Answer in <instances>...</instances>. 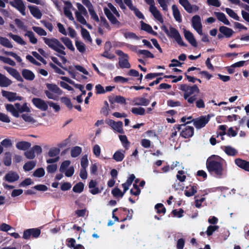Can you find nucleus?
<instances>
[{
    "label": "nucleus",
    "instance_id": "nucleus-31",
    "mask_svg": "<svg viewBox=\"0 0 249 249\" xmlns=\"http://www.w3.org/2000/svg\"><path fill=\"white\" fill-rule=\"evenodd\" d=\"M5 107L6 110L10 112L14 116L17 118L19 117V114L17 108L15 107V105L14 106L12 104H7L5 106Z\"/></svg>",
    "mask_w": 249,
    "mask_h": 249
},
{
    "label": "nucleus",
    "instance_id": "nucleus-41",
    "mask_svg": "<svg viewBox=\"0 0 249 249\" xmlns=\"http://www.w3.org/2000/svg\"><path fill=\"white\" fill-rule=\"evenodd\" d=\"M76 6L78 10L76 11L75 12H78L80 13V14L83 15V16L85 17L88 16V12L82 4L79 3H77Z\"/></svg>",
    "mask_w": 249,
    "mask_h": 249
},
{
    "label": "nucleus",
    "instance_id": "nucleus-2",
    "mask_svg": "<svg viewBox=\"0 0 249 249\" xmlns=\"http://www.w3.org/2000/svg\"><path fill=\"white\" fill-rule=\"evenodd\" d=\"M42 39L44 43L48 46L49 47L58 53L57 55L60 57L62 62L65 64L67 61L66 58L63 56V55L66 54V52L64 51L65 47L59 40L53 37L47 38L44 37Z\"/></svg>",
    "mask_w": 249,
    "mask_h": 249
},
{
    "label": "nucleus",
    "instance_id": "nucleus-9",
    "mask_svg": "<svg viewBox=\"0 0 249 249\" xmlns=\"http://www.w3.org/2000/svg\"><path fill=\"white\" fill-rule=\"evenodd\" d=\"M32 102L36 108L42 111H46L48 109V102H47L41 98H33Z\"/></svg>",
    "mask_w": 249,
    "mask_h": 249
},
{
    "label": "nucleus",
    "instance_id": "nucleus-19",
    "mask_svg": "<svg viewBox=\"0 0 249 249\" xmlns=\"http://www.w3.org/2000/svg\"><path fill=\"white\" fill-rule=\"evenodd\" d=\"M2 95L3 97L6 98L10 101H14L16 100H21V97H17L16 93L7 91L2 90Z\"/></svg>",
    "mask_w": 249,
    "mask_h": 249
},
{
    "label": "nucleus",
    "instance_id": "nucleus-47",
    "mask_svg": "<svg viewBox=\"0 0 249 249\" xmlns=\"http://www.w3.org/2000/svg\"><path fill=\"white\" fill-rule=\"evenodd\" d=\"M225 11L226 13L229 15L230 17L233 18V19L236 20H239V17L238 16V15L234 12V11L229 8H226L225 9Z\"/></svg>",
    "mask_w": 249,
    "mask_h": 249
},
{
    "label": "nucleus",
    "instance_id": "nucleus-38",
    "mask_svg": "<svg viewBox=\"0 0 249 249\" xmlns=\"http://www.w3.org/2000/svg\"><path fill=\"white\" fill-rule=\"evenodd\" d=\"M3 163L5 165L9 166L12 163V154L10 152H7L4 153L3 158Z\"/></svg>",
    "mask_w": 249,
    "mask_h": 249
},
{
    "label": "nucleus",
    "instance_id": "nucleus-1",
    "mask_svg": "<svg viewBox=\"0 0 249 249\" xmlns=\"http://www.w3.org/2000/svg\"><path fill=\"white\" fill-rule=\"evenodd\" d=\"M223 160L220 157L213 155L210 157L206 161V167L208 171L213 173L219 177L225 175L226 170L223 166Z\"/></svg>",
    "mask_w": 249,
    "mask_h": 249
},
{
    "label": "nucleus",
    "instance_id": "nucleus-30",
    "mask_svg": "<svg viewBox=\"0 0 249 249\" xmlns=\"http://www.w3.org/2000/svg\"><path fill=\"white\" fill-rule=\"evenodd\" d=\"M60 40L63 43V44L67 47L68 49L71 51H74L75 48L72 45V41L70 38L67 37H62Z\"/></svg>",
    "mask_w": 249,
    "mask_h": 249
},
{
    "label": "nucleus",
    "instance_id": "nucleus-12",
    "mask_svg": "<svg viewBox=\"0 0 249 249\" xmlns=\"http://www.w3.org/2000/svg\"><path fill=\"white\" fill-rule=\"evenodd\" d=\"M106 123L108 124L114 130L118 133L123 134L124 133L123 129V123L121 121L115 122L112 120H108L106 121Z\"/></svg>",
    "mask_w": 249,
    "mask_h": 249
},
{
    "label": "nucleus",
    "instance_id": "nucleus-7",
    "mask_svg": "<svg viewBox=\"0 0 249 249\" xmlns=\"http://www.w3.org/2000/svg\"><path fill=\"white\" fill-rule=\"evenodd\" d=\"M176 127L178 130L182 129L181 135L185 138L191 137L194 134V128L192 126H186L185 124H181L177 125Z\"/></svg>",
    "mask_w": 249,
    "mask_h": 249
},
{
    "label": "nucleus",
    "instance_id": "nucleus-25",
    "mask_svg": "<svg viewBox=\"0 0 249 249\" xmlns=\"http://www.w3.org/2000/svg\"><path fill=\"white\" fill-rule=\"evenodd\" d=\"M12 81L4 75L0 73V87H7L11 85Z\"/></svg>",
    "mask_w": 249,
    "mask_h": 249
},
{
    "label": "nucleus",
    "instance_id": "nucleus-18",
    "mask_svg": "<svg viewBox=\"0 0 249 249\" xmlns=\"http://www.w3.org/2000/svg\"><path fill=\"white\" fill-rule=\"evenodd\" d=\"M149 11L157 20L161 23L163 22L162 16L155 5L150 6Z\"/></svg>",
    "mask_w": 249,
    "mask_h": 249
},
{
    "label": "nucleus",
    "instance_id": "nucleus-29",
    "mask_svg": "<svg viewBox=\"0 0 249 249\" xmlns=\"http://www.w3.org/2000/svg\"><path fill=\"white\" fill-rule=\"evenodd\" d=\"M235 162L239 167L249 172V162L237 159L235 160Z\"/></svg>",
    "mask_w": 249,
    "mask_h": 249
},
{
    "label": "nucleus",
    "instance_id": "nucleus-34",
    "mask_svg": "<svg viewBox=\"0 0 249 249\" xmlns=\"http://www.w3.org/2000/svg\"><path fill=\"white\" fill-rule=\"evenodd\" d=\"M15 107L18 109V113H22V112H30V109L28 107L27 104L26 103L23 104L22 106H21L20 104L19 103H16L15 104Z\"/></svg>",
    "mask_w": 249,
    "mask_h": 249
},
{
    "label": "nucleus",
    "instance_id": "nucleus-54",
    "mask_svg": "<svg viewBox=\"0 0 249 249\" xmlns=\"http://www.w3.org/2000/svg\"><path fill=\"white\" fill-rule=\"evenodd\" d=\"M71 161L69 160H66L64 161L61 164L59 171L60 172L63 173L64 172V171L67 169V168L69 166V165L71 164Z\"/></svg>",
    "mask_w": 249,
    "mask_h": 249
},
{
    "label": "nucleus",
    "instance_id": "nucleus-8",
    "mask_svg": "<svg viewBox=\"0 0 249 249\" xmlns=\"http://www.w3.org/2000/svg\"><path fill=\"white\" fill-rule=\"evenodd\" d=\"M40 233V230L37 228L27 229L23 232V238L29 239L31 237L36 238L39 236Z\"/></svg>",
    "mask_w": 249,
    "mask_h": 249
},
{
    "label": "nucleus",
    "instance_id": "nucleus-6",
    "mask_svg": "<svg viewBox=\"0 0 249 249\" xmlns=\"http://www.w3.org/2000/svg\"><path fill=\"white\" fill-rule=\"evenodd\" d=\"M210 116H202L200 117L193 119L192 122L194 126L197 129H200L204 127L210 121Z\"/></svg>",
    "mask_w": 249,
    "mask_h": 249
},
{
    "label": "nucleus",
    "instance_id": "nucleus-43",
    "mask_svg": "<svg viewBox=\"0 0 249 249\" xmlns=\"http://www.w3.org/2000/svg\"><path fill=\"white\" fill-rule=\"evenodd\" d=\"M25 36H27L29 37L30 41L35 44H36L37 42V39L35 36L33 32L30 31H26V33L25 34Z\"/></svg>",
    "mask_w": 249,
    "mask_h": 249
},
{
    "label": "nucleus",
    "instance_id": "nucleus-13",
    "mask_svg": "<svg viewBox=\"0 0 249 249\" xmlns=\"http://www.w3.org/2000/svg\"><path fill=\"white\" fill-rule=\"evenodd\" d=\"M65 6L64 7V13L65 15L71 20L74 21L72 14L71 9L74 10L71 3L70 1H64Z\"/></svg>",
    "mask_w": 249,
    "mask_h": 249
},
{
    "label": "nucleus",
    "instance_id": "nucleus-20",
    "mask_svg": "<svg viewBox=\"0 0 249 249\" xmlns=\"http://www.w3.org/2000/svg\"><path fill=\"white\" fill-rule=\"evenodd\" d=\"M133 105L135 106H147L150 101L144 97H137L133 99Z\"/></svg>",
    "mask_w": 249,
    "mask_h": 249
},
{
    "label": "nucleus",
    "instance_id": "nucleus-16",
    "mask_svg": "<svg viewBox=\"0 0 249 249\" xmlns=\"http://www.w3.org/2000/svg\"><path fill=\"white\" fill-rule=\"evenodd\" d=\"M104 11L107 17L112 24L117 25L118 26L120 25V22L113 16L109 9L105 7L104 8Z\"/></svg>",
    "mask_w": 249,
    "mask_h": 249
},
{
    "label": "nucleus",
    "instance_id": "nucleus-57",
    "mask_svg": "<svg viewBox=\"0 0 249 249\" xmlns=\"http://www.w3.org/2000/svg\"><path fill=\"white\" fill-rule=\"evenodd\" d=\"M84 184L82 182H79L77 183L73 187V191L75 193H81L84 189Z\"/></svg>",
    "mask_w": 249,
    "mask_h": 249
},
{
    "label": "nucleus",
    "instance_id": "nucleus-61",
    "mask_svg": "<svg viewBox=\"0 0 249 249\" xmlns=\"http://www.w3.org/2000/svg\"><path fill=\"white\" fill-rule=\"evenodd\" d=\"M196 193V186H191L189 190L185 191V195L187 196H191L194 195Z\"/></svg>",
    "mask_w": 249,
    "mask_h": 249
},
{
    "label": "nucleus",
    "instance_id": "nucleus-36",
    "mask_svg": "<svg viewBox=\"0 0 249 249\" xmlns=\"http://www.w3.org/2000/svg\"><path fill=\"white\" fill-rule=\"evenodd\" d=\"M222 149L227 155L231 156H234L237 154V150L231 146H224Z\"/></svg>",
    "mask_w": 249,
    "mask_h": 249
},
{
    "label": "nucleus",
    "instance_id": "nucleus-46",
    "mask_svg": "<svg viewBox=\"0 0 249 249\" xmlns=\"http://www.w3.org/2000/svg\"><path fill=\"white\" fill-rule=\"evenodd\" d=\"M36 162L34 161H30L26 162L23 166V169L25 171H30L36 166Z\"/></svg>",
    "mask_w": 249,
    "mask_h": 249
},
{
    "label": "nucleus",
    "instance_id": "nucleus-32",
    "mask_svg": "<svg viewBox=\"0 0 249 249\" xmlns=\"http://www.w3.org/2000/svg\"><path fill=\"white\" fill-rule=\"evenodd\" d=\"M31 146V144L27 142L21 141L16 143V146L17 149L20 150H26Z\"/></svg>",
    "mask_w": 249,
    "mask_h": 249
},
{
    "label": "nucleus",
    "instance_id": "nucleus-4",
    "mask_svg": "<svg viewBox=\"0 0 249 249\" xmlns=\"http://www.w3.org/2000/svg\"><path fill=\"white\" fill-rule=\"evenodd\" d=\"M161 29L170 37L174 38L178 44L181 46H184L179 32L175 28L170 26L169 28L164 25L161 26Z\"/></svg>",
    "mask_w": 249,
    "mask_h": 249
},
{
    "label": "nucleus",
    "instance_id": "nucleus-51",
    "mask_svg": "<svg viewBox=\"0 0 249 249\" xmlns=\"http://www.w3.org/2000/svg\"><path fill=\"white\" fill-rule=\"evenodd\" d=\"M3 53L4 54H6V55H10V56H12L13 57H14L18 62H21L22 61V59L21 58V57L18 55L16 53H13L12 52H7V51H4L3 50Z\"/></svg>",
    "mask_w": 249,
    "mask_h": 249
},
{
    "label": "nucleus",
    "instance_id": "nucleus-28",
    "mask_svg": "<svg viewBox=\"0 0 249 249\" xmlns=\"http://www.w3.org/2000/svg\"><path fill=\"white\" fill-rule=\"evenodd\" d=\"M219 30L221 34L227 38L231 37L234 33V31L231 29L226 26L220 27Z\"/></svg>",
    "mask_w": 249,
    "mask_h": 249
},
{
    "label": "nucleus",
    "instance_id": "nucleus-23",
    "mask_svg": "<svg viewBox=\"0 0 249 249\" xmlns=\"http://www.w3.org/2000/svg\"><path fill=\"white\" fill-rule=\"evenodd\" d=\"M21 74L23 78L28 81H32L35 78V74L31 71L28 69H23L21 71Z\"/></svg>",
    "mask_w": 249,
    "mask_h": 249
},
{
    "label": "nucleus",
    "instance_id": "nucleus-55",
    "mask_svg": "<svg viewBox=\"0 0 249 249\" xmlns=\"http://www.w3.org/2000/svg\"><path fill=\"white\" fill-rule=\"evenodd\" d=\"M109 101L111 104H113L114 102L121 104H124L125 103V98L121 96H116L114 100L109 99Z\"/></svg>",
    "mask_w": 249,
    "mask_h": 249
},
{
    "label": "nucleus",
    "instance_id": "nucleus-42",
    "mask_svg": "<svg viewBox=\"0 0 249 249\" xmlns=\"http://www.w3.org/2000/svg\"><path fill=\"white\" fill-rule=\"evenodd\" d=\"M124 36L126 39L139 40L140 38L135 33L130 32H124Z\"/></svg>",
    "mask_w": 249,
    "mask_h": 249
},
{
    "label": "nucleus",
    "instance_id": "nucleus-62",
    "mask_svg": "<svg viewBox=\"0 0 249 249\" xmlns=\"http://www.w3.org/2000/svg\"><path fill=\"white\" fill-rule=\"evenodd\" d=\"M141 24L142 30L150 33L153 32L152 27L149 25L144 23L143 21H141Z\"/></svg>",
    "mask_w": 249,
    "mask_h": 249
},
{
    "label": "nucleus",
    "instance_id": "nucleus-35",
    "mask_svg": "<svg viewBox=\"0 0 249 249\" xmlns=\"http://www.w3.org/2000/svg\"><path fill=\"white\" fill-rule=\"evenodd\" d=\"M119 65L121 68L129 69L131 67L130 64L128 62V57L121 58L119 59Z\"/></svg>",
    "mask_w": 249,
    "mask_h": 249
},
{
    "label": "nucleus",
    "instance_id": "nucleus-48",
    "mask_svg": "<svg viewBox=\"0 0 249 249\" xmlns=\"http://www.w3.org/2000/svg\"><path fill=\"white\" fill-rule=\"evenodd\" d=\"M170 0H157L159 4L164 11H168V4Z\"/></svg>",
    "mask_w": 249,
    "mask_h": 249
},
{
    "label": "nucleus",
    "instance_id": "nucleus-63",
    "mask_svg": "<svg viewBox=\"0 0 249 249\" xmlns=\"http://www.w3.org/2000/svg\"><path fill=\"white\" fill-rule=\"evenodd\" d=\"M21 117L25 122L29 123L34 124L36 122L32 117L28 114H23Z\"/></svg>",
    "mask_w": 249,
    "mask_h": 249
},
{
    "label": "nucleus",
    "instance_id": "nucleus-64",
    "mask_svg": "<svg viewBox=\"0 0 249 249\" xmlns=\"http://www.w3.org/2000/svg\"><path fill=\"white\" fill-rule=\"evenodd\" d=\"M218 226H209L206 231V233L208 236L211 235L214 231H216L218 229Z\"/></svg>",
    "mask_w": 249,
    "mask_h": 249
},
{
    "label": "nucleus",
    "instance_id": "nucleus-45",
    "mask_svg": "<svg viewBox=\"0 0 249 249\" xmlns=\"http://www.w3.org/2000/svg\"><path fill=\"white\" fill-rule=\"evenodd\" d=\"M60 153V150L57 148H51L48 153V155L50 157L55 158L58 156Z\"/></svg>",
    "mask_w": 249,
    "mask_h": 249
},
{
    "label": "nucleus",
    "instance_id": "nucleus-22",
    "mask_svg": "<svg viewBox=\"0 0 249 249\" xmlns=\"http://www.w3.org/2000/svg\"><path fill=\"white\" fill-rule=\"evenodd\" d=\"M184 36L189 42L193 46L196 47L197 43L193 34L189 31H184Z\"/></svg>",
    "mask_w": 249,
    "mask_h": 249
},
{
    "label": "nucleus",
    "instance_id": "nucleus-52",
    "mask_svg": "<svg viewBox=\"0 0 249 249\" xmlns=\"http://www.w3.org/2000/svg\"><path fill=\"white\" fill-rule=\"evenodd\" d=\"M32 28L34 31L39 36H46L47 35V32L41 27L34 26Z\"/></svg>",
    "mask_w": 249,
    "mask_h": 249
},
{
    "label": "nucleus",
    "instance_id": "nucleus-53",
    "mask_svg": "<svg viewBox=\"0 0 249 249\" xmlns=\"http://www.w3.org/2000/svg\"><path fill=\"white\" fill-rule=\"evenodd\" d=\"M75 17L77 20L83 25H87V21L84 18L83 15L80 14L78 12H75Z\"/></svg>",
    "mask_w": 249,
    "mask_h": 249
},
{
    "label": "nucleus",
    "instance_id": "nucleus-15",
    "mask_svg": "<svg viewBox=\"0 0 249 249\" xmlns=\"http://www.w3.org/2000/svg\"><path fill=\"white\" fill-rule=\"evenodd\" d=\"M104 11L107 17L112 24L117 25L118 26L120 25V22L113 16L109 9L105 7L104 8Z\"/></svg>",
    "mask_w": 249,
    "mask_h": 249
},
{
    "label": "nucleus",
    "instance_id": "nucleus-10",
    "mask_svg": "<svg viewBox=\"0 0 249 249\" xmlns=\"http://www.w3.org/2000/svg\"><path fill=\"white\" fill-rule=\"evenodd\" d=\"M10 5L17 9L23 16L26 15V7L22 0H13L10 2Z\"/></svg>",
    "mask_w": 249,
    "mask_h": 249
},
{
    "label": "nucleus",
    "instance_id": "nucleus-11",
    "mask_svg": "<svg viewBox=\"0 0 249 249\" xmlns=\"http://www.w3.org/2000/svg\"><path fill=\"white\" fill-rule=\"evenodd\" d=\"M192 26L194 29L200 35H202V24L200 17L198 15H195L192 18Z\"/></svg>",
    "mask_w": 249,
    "mask_h": 249
},
{
    "label": "nucleus",
    "instance_id": "nucleus-40",
    "mask_svg": "<svg viewBox=\"0 0 249 249\" xmlns=\"http://www.w3.org/2000/svg\"><path fill=\"white\" fill-rule=\"evenodd\" d=\"M82 152V148L79 146H75L71 148V156L75 158L78 156Z\"/></svg>",
    "mask_w": 249,
    "mask_h": 249
},
{
    "label": "nucleus",
    "instance_id": "nucleus-37",
    "mask_svg": "<svg viewBox=\"0 0 249 249\" xmlns=\"http://www.w3.org/2000/svg\"><path fill=\"white\" fill-rule=\"evenodd\" d=\"M8 36L12 38L15 42L20 44L24 45L26 44V42L23 40V39L19 36L14 35L12 33H9L8 34Z\"/></svg>",
    "mask_w": 249,
    "mask_h": 249
},
{
    "label": "nucleus",
    "instance_id": "nucleus-17",
    "mask_svg": "<svg viewBox=\"0 0 249 249\" xmlns=\"http://www.w3.org/2000/svg\"><path fill=\"white\" fill-rule=\"evenodd\" d=\"M19 178V175L16 172L12 171L7 173L4 177V179L9 182H15L18 180Z\"/></svg>",
    "mask_w": 249,
    "mask_h": 249
},
{
    "label": "nucleus",
    "instance_id": "nucleus-24",
    "mask_svg": "<svg viewBox=\"0 0 249 249\" xmlns=\"http://www.w3.org/2000/svg\"><path fill=\"white\" fill-rule=\"evenodd\" d=\"M28 8L30 10V11L31 14L37 19H40L42 17V13L39 10V9L35 6H28Z\"/></svg>",
    "mask_w": 249,
    "mask_h": 249
},
{
    "label": "nucleus",
    "instance_id": "nucleus-39",
    "mask_svg": "<svg viewBox=\"0 0 249 249\" xmlns=\"http://www.w3.org/2000/svg\"><path fill=\"white\" fill-rule=\"evenodd\" d=\"M0 44L8 48H12L13 47V45L8 38L2 36H0Z\"/></svg>",
    "mask_w": 249,
    "mask_h": 249
},
{
    "label": "nucleus",
    "instance_id": "nucleus-27",
    "mask_svg": "<svg viewBox=\"0 0 249 249\" xmlns=\"http://www.w3.org/2000/svg\"><path fill=\"white\" fill-rule=\"evenodd\" d=\"M125 151L119 150L116 151L113 155L112 158L117 162L122 161L124 158Z\"/></svg>",
    "mask_w": 249,
    "mask_h": 249
},
{
    "label": "nucleus",
    "instance_id": "nucleus-5",
    "mask_svg": "<svg viewBox=\"0 0 249 249\" xmlns=\"http://www.w3.org/2000/svg\"><path fill=\"white\" fill-rule=\"evenodd\" d=\"M179 4L188 13H196L199 9V7L196 4L192 5L188 0H178Z\"/></svg>",
    "mask_w": 249,
    "mask_h": 249
},
{
    "label": "nucleus",
    "instance_id": "nucleus-49",
    "mask_svg": "<svg viewBox=\"0 0 249 249\" xmlns=\"http://www.w3.org/2000/svg\"><path fill=\"white\" fill-rule=\"evenodd\" d=\"M0 60L2 61L3 63L8 64L11 66H15L16 63L11 58L8 57H5L2 56H0Z\"/></svg>",
    "mask_w": 249,
    "mask_h": 249
},
{
    "label": "nucleus",
    "instance_id": "nucleus-59",
    "mask_svg": "<svg viewBox=\"0 0 249 249\" xmlns=\"http://www.w3.org/2000/svg\"><path fill=\"white\" fill-rule=\"evenodd\" d=\"M44 93L48 99H52L53 100H57L58 96L59 95H57L56 93H54V92H50V91L46 90L44 91Z\"/></svg>",
    "mask_w": 249,
    "mask_h": 249
},
{
    "label": "nucleus",
    "instance_id": "nucleus-50",
    "mask_svg": "<svg viewBox=\"0 0 249 249\" xmlns=\"http://www.w3.org/2000/svg\"><path fill=\"white\" fill-rule=\"evenodd\" d=\"M81 34L83 37L85 39L89 41V42H91L92 39L89 35V32L84 28H82L81 29Z\"/></svg>",
    "mask_w": 249,
    "mask_h": 249
},
{
    "label": "nucleus",
    "instance_id": "nucleus-14",
    "mask_svg": "<svg viewBox=\"0 0 249 249\" xmlns=\"http://www.w3.org/2000/svg\"><path fill=\"white\" fill-rule=\"evenodd\" d=\"M3 69L18 81H23L22 77L20 76L19 72L17 70L8 66H4Z\"/></svg>",
    "mask_w": 249,
    "mask_h": 249
},
{
    "label": "nucleus",
    "instance_id": "nucleus-3",
    "mask_svg": "<svg viewBox=\"0 0 249 249\" xmlns=\"http://www.w3.org/2000/svg\"><path fill=\"white\" fill-rule=\"evenodd\" d=\"M179 89L184 92L183 97L187 102L190 104H194L196 100V97L193 94L195 93H198L199 92L198 87L196 85L190 86L186 84H182L180 86Z\"/></svg>",
    "mask_w": 249,
    "mask_h": 249
},
{
    "label": "nucleus",
    "instance_id": "nucleus-44",
    "mask_svg": "<svg viewBox=\"0 0 249 249\" xmlns=\"http://www.w3.org/2000/svg\"><path fill=\"white\" fill-rule=\"evenodd\" d=\"M131 112L136 115H143L145 114V109L143 107H133L131 109Z\"/></svg>",
    "mask_w": 249,
    "mask_h": 249
},
{
    "label": "nucleus",
    "instance_id": "nucleus-56",
    "mask_svg": "<svg viewBox=\"0 0 249 249\" xmlns=\"http://www.w3.org/2000/svg\"><path fill=\"white\" fill-rule=\"evenodd\" d=\"M45 170L43 168H39L35 171L33 176L37 178H41L44 176Z\"/></svg>",
    "mask_w": 249,
    "mask_h": 249
},
{
    "label": "nucleus",
    "instance_id": "nucleus-58",
    "mask_svg": "<svg viewBox=\"0 0 249 249\" xmlns=\"http://www.w3.org/2000/svg\"><path fill=\"white\" fill-rule=\"evenodd\" d=\"M112 195L114 197H123L124 195V193L122 192L120 189L117 187L114 188L111 192Z\"/></svg>",
    "mask_w": 249,
    "mask_h": 249
},
{
    "label": "nucleus",
    "instance_id": "nucleus-33",
    "mask_svg": "<svg viewBox=\"0 0 249 249\" xmlns=\"http://www.w3.org/2000/svg\"><path fill=\"white\" fill-rule=\"evenodd\" d=\"M214 15L219 20L225 24L227 25H230V22L227 19L226 16L224 13L220 12H214Z\"/></svg>",
    "mask_w": 249,
    "mask_h": 249
},
{
    "label": "nucleus",
    "instance_id": "nucleus-21",
    "mask_svg": "<svg viewBox=\"0 0 249 249\" xmlns=\"http://www.w3.org/2000/svg\"><path fill=\"white\" fill-rule=\"evenodd\" d=\"M46 87L47 90L46 91H50V92H54V93L57 94V95H61L62 91L56 85L53 84H46Z\"/></svg>",
    "mask_w": 249,
    "mask_h": 249
},
{
    "label": "nucleus",
    "instance_id": "nucleus-26",
    "mask_svg": "<svg viewBox=\"0 0 249 249\" xmlns=\"http://www.w3.org/2000/svg\"><path fill=\"white\" fill-rule=\"evenodd\" d=\"M172 10L173 15L175 20L179 23L181 22L182 21L181 17L180 11L177 6L175 4L173 5L172 6Z\"/></svg>",
    "mask_w": 249,
    "mask_h": 249
},
{
    "label": "nucleus",
    "instance_id": "nucleus-60",
    "mask_svg": "<svg viewBox=\"0 0 249 249\" xmlns=\"http://www.w3.org/2000/svg\"><path fill=\"white\" fill-rule=\"evenodd\" d=\"M75 46L77 50L81 53H84L85 51V45L82 42L76 40L75 41Z\"/></svg>",
    "mask_w": 249,
    "mask_h": 249
}]
</instances>
